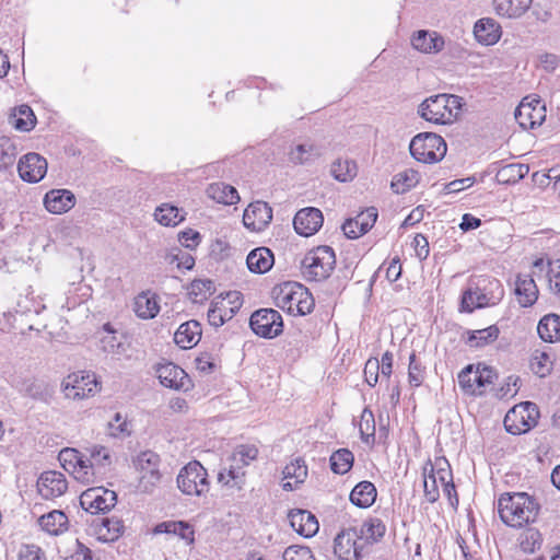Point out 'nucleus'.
Listing matches in <instances>:
<instances>
[{"mask_svg": "<svg viewBox=\"0 0 560 560\" xmlns=\"http://www.w3.org/2000/svg\"><path fill=\"white\" fill-rule=\"evenodd\" d=\"M540 506L535 498L526 492H505L498 500V513L501 521L515 528L534 523Z\"/></svg>", "mask_w": 560, "mask_h": 560, "instance_id": "nucleus-1", "label": "nucleus"}, {"mask_svg": "<svg viewBox=\"0 0 560 560\" xmlns=\"http://www.w3.org/2000/svg\"><path fill=\"white\" fill-rule=\"evenodd\" d=\"M465 101L455 94H436L425 98L418 108V114L427 121L438 125H451L456 121Z\"/></svg>", "mask_w": 560, "mask_h": 560, "instance_id": "nucleus-2", "label": "nucleus"}, {"mask_svg": "<svg viewBox=\"0 0 560 560\" xmlns=\"http://www.w3.org/2000/svg\"><path fill=\"white\" fill-rule=\"evenodd\" d=\"M504 294L502 284L497 279H478L464 291L460 301V312L471 313L476 308L493 306Z\"/></svg>", "mask_w": 560, "mask_h": 560, "instance_id": "nucleus-3", "label": "nucleus"}, {"mask_svg": "<svg viewBox=\"0 0 560 560\" xmlns=\"http://www.w3.org/2000/svg\"><path fill=\"white\" fill-rule=\"evenodd\" d=\"M276 305L292 315L310 314L315 305L308 290L296 282H285L273 289Z\"/></svg>", "mask_w": 560, "mask_h": 560, "instance_id": "nucleus-4", "label": "nucleus"}, {"mask_svg": "<svg viewBox=\"0 0 560 560\" xmlns=\"http://www.w3.org/2000/svg\"><path fill=\"white\" fill-rule=\"evenodd\" d=\"M336 266V255L331 247L317 246L306 253L301 262L303 277L307 281L328 279Z\"/></svg>", "mask_w": 560, "mask_h": 560, "instance_id": "nucleus-5", "label": "nucleus"}, {"mask_svg": "<svg viewBox=\"0 0 560 560\" xmlns=\"http://www.w3.org/2000/svg\"><path fill=\"white\" fill-rule=\"evenodd\" d=\"M177 488L185 495L206 497L210 490L207 469L198 462L192 460L178 472Z\"/></svg>", "mask_w": 560, "mask_h": 560, "instance_id": "nucleus-6", "label": "nucleus"}, {"mask_svg": "<svg viewBox=\"0 0 560 560\" xmlns=\"http://www.w3.org/2000/svg\"><path fill=\"white\" fill-rule=\"evenodd\" d=\"M410 154L422 163H436L446 154V142L433 132H423L415 136L409 145Z\"/></svg>", "mask_w": 560, "mask_h": 560, "instance_id": "nucleus-7", "label": "nucleus"}, {"mask_svg": "<svg viewBox=\"0 0 560 560\" xmlns=\"http://www.w3.org/2000/svg\"><path fill=\"white\" fill-rule=\"evenodd\" d=\"M497 378L495 371L486 364H469L458 373L459 387L469 395H481L483 388Z\"/></svg>", "mask_w": 560, "mask_h": 560, "instance_id": "nucleus-8", "label": "nucleus"}, {"mask_svg": "<svg viewBox=\"0 0 560 560\" xmlns=\"http://www.w3.org/2000/svg\"><path fill=\"white\" fill-rule=\"evenodd\" d=\"M539 418V410L534 402L525 401L512 408L504 418V427L512 434H522L534 428Z\"/></svg>", "mask_w": 560, "mask_h": 560, "instance_id": "nucleus-9", "label": "nucleus"}, {"mask_svg": "<svg viewBox=\"0 0 560 560\" xmlns=\"http://www.w3.org/2000/svg\"><path fill=\"white\" fill-rule=\"evenodd\" d=\"M243 304V299L240 292H228L224 296L215 298L208 311V322L211 326L218 328L224 325L228 320L238 312Z\"/></svg>", "mask_w": 560, "mask_h": 560, "instance_id": "nucleus-10", "label": "nucleus"}, {"mask_svg": "<svg viewBox=\"0 0 560 560\" xmlns=\"http://www.w3.org/2000/svg\"><path fill=\"white\" fill-rule=\"evenodd\" d=\"M62 390L67 398L81 400L94 396L98 392V382L94 373H72L63 380Z\"/></svg>", "mask_w": 560, "mask_h": 560, "instance_id": "nucleus-11", "label": "nucleus"}, {"mask_svg": "<svg viewBox=\"0 0 560 560\" xmlns=\"http://www.w3.org/2000/svg\"><path fill=\"white\" fill-rule=\"evenodd\" d=\"M249 326L257 336L272 339L282 332L283 320L278 311L260 308L252 314Z\"/></svg>", "mask_w": 560, "mask_h": 560, "instance_id": "nucleus-12", "label": "nucleus"}, {"mask_svg": "<svg viewBox=\"0 0 560 560\" xmlns=\"http://www.w3.org/2000/svg\"><path fill=\"white\" fill-rule=\"evenodd\" d=\"M116 503V492L103 487L88 489L80 497L81 506L92 514L108 512Z\"/></svg>", "mask_w": 560, "mask_h": 560, "instance_id": "nucleus-13", "label": "nucleus"}, {"mask_svg": "<svg viewBox=\"0 0 560 560\" xmlns=\"http://www.w3.org/2000/svg\"><path fill=\"white\" fill-rule=\"evenodd\" d=\"M358 528L350 527L341 530L335 538L334 552L339 560H360L363 545L359 544Z\"/></svg>", "mask_w": 560, "mask_h": 560, "instance_id": "nucleus-14", "label": "nucleus"}, {"mask_svg": "<svg viewBox=\"0 0 560 560\" xmlns=\"http://www.w3.org/2000/svg\"><path fill=\"white\" fill-rule=\"evenodd\" d=\"M59 462L61 466L70 472L78 481L82 483H91L92 482V472H90V467L84 463V455L74 448H63L59 453Z\"/></svg>", "mask_w": 560, "mask_h": 560, "instance_id": "nucleus-15", "label": "nucleus"}, {"mask_svg": "<svg viewBox=\"0 0 560 560\" xmlns=\"http://www.w3.org/2000/svg\"><path fill=\"white\" fill-rule=\"evenodd\" d=\"M545 110L539 100L527 102L525 97L515 109V119L523 129H533L544 122Z\"/></svg>", "mask_w": 560, "mask_h": 560, "instance_id": "nucleus-16", "label": "nucleus"}, {"mask_svg": "<svg viewBox=\"0 0 560 560\" xmlns=\"http://www.w3.org/2000/svg\"><path fill=\"white\" fill-rule=\"evenodd\" d=\"M68 489V481L60 471H44L37 480V490L39 495L46 500H52L61 497Z\"/></svg>", "mask_w": 560, "mask_h": 560, "instance_id": "nucleus-17", "label": "nucleus"}, {"mask_svg": "<svg viewBox=\"0 0 560 560\" xmlns=\"http://www.w3.org/2000/svg\"><path fill=\"white\" fill-rule=\"evenodd\" d=\"M21 178L28 183H38L47 173V161L38 153H27L19 162Z\"/></svg>", "mask_w": 560, "mask_h": 560, "instance_id": "nucleus-18", "label": "nucleus"}, {"mask_svg": "<svg viewBox=\"0 0 560 560\" xmlns=\"http://www.w3.org/2000/svg\"><path fill=\"white\" fill-rule=\"evenodd\" d=\"M323 222L322 211L313 207L299 210L293 219L294 230L302 236L314 235L322 228Z\"/></svg>", "mask_w": 560, "mask_h": 560, "instance_id": "nucleus-19", "label": "nucleus"}, {"mask_svg": "<svg viewBox=\"0 0 560 560\" xmlns=\"http://www.w3.org/2000/svg\"><path fill=\"white\" fill-rule=\"evenodd\" d=\"M156 375L160 383L172 389L188 390L190 386V380L187 373L178 365L167 362L161 364L156 369Z\"/></svg>", "mask_w": 560, "mask_h": 560, "instance_id": "nucleus-20", "label": "nucleus"}, {"mask_svg": "<svg viewBox=\"0 0 560 560\" xmlns=\"http://www.w3.org/2000/svg\"><path fill=\"white\" fill-rule=\"evenodd\" d=\"M272 220V209L265 201L252 202L244 211V225L252 231L264 230Z\"/></svg>", "mask_w": 560, "mask_h": 560, "instance_id": "nucleus-21", "label": "nucleus"}, {"mask_svg": "<svg viewBox=\"0 0 560 560\" xmlns=\"http://www.w3.org/2000/svg\"><path fill=\"white\" fill-rule=\"evenodd\" d=\"M291 527L301 536L313 537L319 529V524L314 514L306 510H293L289 513Z\"/></svg>", "mask_w": 560, "mask_h": 560, "instance_id": "nucleus-22", "label": "nucleus"}, {"mask_svg": "<svg viewBox=\"0 0 560 560\" xmlns=\"http://www.w3.org/2000/svg\"><path fill=\"white\" fill-rule=\"evenodd\" d=\"M89 457L84 456V464L90 467L92 472V482L97 476H104L112 466V455L109 451L101 445H94L89 448Z\"/></svg>", "mask_w": 560, "mask_h": 560, "instance_id": "nucleus-23", "label": "nucleus"}, {"mask_svg": "<svg viewBox=\"0 0 560 560\" xmlns=\"http://www.w3.org/2000/svg\"><path fill=\"white\" fill-rule=\"evenodd\" d=\"M44 205L49 212L61 214L74 207L75 197L68 189H52L45 195Z\"/></svg>", "mask_w": 560, "mask_h": 560, "instance_id": "nucleus-24", "label": "nucleus"}, {"mask_svg": "<svg viewBox=\"0 0 560 560\" xmlns=\"http://www.w3.org/2000/svg\"><path fill=\"white\" fill-rule=\"evenodd\" d=\"M95 534L104 542L116 541L125 530L124 522L117 516L102 517L94 521Z\"/></svg>", "mask_w": 560, "mask_h": 560, "instance_id": "nucleus-25", "label": "nucleus"}, {"mask_svg": "<svg viewBox=\"0 0 560 560\" xmlns=\"http://www.w3.org/2000/svg\"><path fill=\"white\" fill-rule=\"evenodd\" d=\"M534 275H520L515 281V294L517 301L523 307L532 306L538 298V289L534 280Z\"/></svg>", "mask_w": 560, "mask_h": 560, "instance_id": "nucleus-26", "label": "nucleus"}, {"mask_svg": "<svg viewBox=\"0 0 560 560\" xmlns=\"http://www.w3.org/2000/svg\"><path fill=\"white\" fill-rule=\"evenodd\" d=\"M201 338V326L197 320L183 323L174 334V341L182 349L195 347Z\"/></svg>", "mask_w": 560, "mask_h": 560, "instance_id": "nucleus-27", "label": "nucleus"}, {"mask_svg": "<svg viewBox=\"0 0 560 560\" xmlns=\"http://www.w3.org/2000/svg\"><path fill=\"white\" fill-rule=\"evenodd\" d=\"M412 46L424 54H438L444 47V39L436 32L418 31L412 39Z\"/></svg>", "mask_w": 560, "mask_h": 560, "instance_id": "nucleus-28", "label": "nucleus"}, {"mask_svg": "<svg viewBox=\"0 0 560 560\" xmlns=\"http://www.w3.org/2000/svg\"><path fill=\"white\" fill-rule=\"evenodd\" d=\"M133 311L141 319H152L160 312L159 296L150 291L141 292L135 298Z\"/></svg>", "mask_w": 560, "mask_h": 560, "instance_id": "nucleus-29", "label": "nucleus"}, {"mask_svg": "<svg viewBox=\"0 0 560 560\" xmlns=\"http://www.w3.org/2000/svg\"><path fill=\"white\" fill-rule=\"evenodd\" d=\"M275 259L272 252L267 247H258L253 249L246 258L249 271L254 273H265L271 269Z\"/></svg>", "mask_w": 560, "mask_h": 560, "instance_id": "nucleus-30", "label": "nucleus"}, {"mask_svg": "<svg viewBox=\"0 0 560 560\" xmlns=\"http://www.w3.org/2000/svg\"><path fill=\"white\" fill-rule=\"evenodd\" d=\"M322 148L311 141L296 144L289 152V160L296 165L314 162L322 156Z\"/></svg>", "mask_w": 560, "mask_h": 560, "instance_id": "nucleus-31", "label": "nucleus"}, {"mask_svg": "<svg viewBox=\"0 0 560 560\" xmlns=\"http://www.w3.org/2000/svg\"><path fill=\"white\" fill-rule=\"evenodd\" d=\"M477 40L485 45H493L501 37V27L492 19H480L474 27Z\"/></svg>", "mask_w": 560, "mask_h": 560, "instance_id": "nucleus-32", "label": "nucleus"}, {"mask_svg": "<svg viewBox=\"0 0 560 560\" xmlns=\"http://www.w3.org/2000/svg\"><path fill=\"white\" fill-rule=\"evenodd\" d=\"M284 479H293L294 481H287L282 485L283 490L292 491L303 483L307 477V466L305 462L298 458L288 464L283 469Z\"/></svg>", "mask_w": 560, "mask_h": 560, "instance_id": "nucleus-33", "label": "nucleus"}, {"mask_svg": "<svg viewBox=\"0 0 560 560\" xmlns=\"http://www.w3.org/2000/svg\"><path fill=\"white\" fill-rule=\"evenodd\" d=\"M533 0H493L495 12L504 18L515 19L523 15Z\"/></svg>", "mask_w": 560, "mask_h": 560, "instance_id": "nucleus-34", "label": "nucleus"}, {"mask_svg": "<svg viewBox=\"0 0 560 560\" xmlns=\"http://www.w3.org/2000/svg\"><path fill=\"white\" fill-rule=\"evenodd\" d=\"M376 488L370 481L359 482L350 493V501L358 508H370L376 499Z\"/></svg>", "mask_w": 560, "mask_h": 560, "instance_id": "nucleus-35", "label": "nucleus"}, {"mask_svg": "<svg viewBox=\"0 0 560 560\" xmlns=\"http://www.w3.org/2000/svg\"><path fill=\"white\" fill-rule=\"evenodd\" d=\"M207 195L209 198L223 205H234L240 200L237 190L233 186L222 182L209 185Z\"/></svg>", "mask_w": 560, "mask_h": 560, "instance_id": "nucleus-36", "label": "nucleus"}, {"mask_svg": "<svg viewBox=\"0 0 560 560\" xmlns=\"http://www.w3.org/2000/svg\"><path fill=\"white\" fill-rule=\"evenodd\" d=\"M245 470H240L238 466H233L229 463V466L223 467L219 471L218 482L229 489L241 491L245 486Z\"/></svg>", "mask_w": 560, "mask_h": 560, "instance_id": "nucleus-37", "label": "nucleus"}, {"mask_svg": "<svg viewBox=\"0 0 560 560\" xmlns=\"http://www.w3.org/2000/svg\"><path fill=\"white\" fill-rule=\"evenodd\" d=\"M40 527L50 535H59L68 528V517L60 510H54L39 518Z\"/></svg>", "mask_w": 560, "mask_h": 560, "instance_id": "nucleus-38", "label": "nucleus"}, {"mask_svg": "<svg viewBox=\"0 0 560 560\" xmlns=\"http://www.w3.org/2000/svg\"><path fill=\"white\" fill-rule=\"evenodd\" d=\"M533 275L538 279L545 275L548 278L550 290L560 294V266L553 268L551 262H545L544 259L539 258L533 264Z\"/></svg>", "mask_w": 560, "mask_h": 560, "instance_id": "nucleus-39", "label": "nucleus"}, {"mask_svg": "<svg viewBox=\"0 0 560 560\" xmlns=\"http://www.w3.org/2000/svg\"><path fill=\"white\" fill-rule=\"evenodd\" d=\"M155 533L173 534L185 540L187 545H191L195 540V530L192 526L183 521L164 522L155 527Z\"/></svg>", "mask_w": 560, "mask_h": 560, "instance_id": "nucleus-40", "label": "nucleus"}, {"mask_svg": "<svg viewBox=\"0 0 560 560\" xmlns=\"http://www.w3.org/2000/svg\"><path fill=\"white\" fill-rule=\"evenodd\" d=\"M539 337L547 342H553L560 339V316L549 314L544 316L537 326Z\"/></svg>", "mask_w": 560, "mask_h": 560, "instance_id": "nucleus-41", "label": "nucleus"}, {"mask_svg": "<svg viewBox=\"0 0 560 560\" xmlns=\"http://www.w3.org/2000/svg\"><path fill=\"white\" fill-rule=\"evenodd\" d=\"M420 180V174L408 168L402 172L397 173L390 183V187L395 194H405L413 188Z\"/></svg>", "mask_w": 560, "mask_h": 560, "instance_id": "nucleus-42", "label": "nucleus"}, {"mask_svg": "<svg viewBox=\"0 0 560 560\" xmlns=\"http://www.w3.org/2000/svg\"><path fill=\"white\" fill-rule=\"evenodd\" d=\"M529 172L526 164L512 163L501 167L497 173V179L502 184L517 183L523 179Z\"/></svg>", "mask_w": 560, "mask_h": 560, "instance_id": "nucleus-43", "label": "nucleus"}, {"mask_svg": "<svg viewBox=\"0 0 560 560\" xmlns=\"http://www.w3.org/2000/svg\"><path fill=\"white\" fill-rule=\"evenodd\" d=\"M386 532V526L380 518H370L365 521L360 529H358L359 538L365 539L368 542H375L380 540Z\"/></svg>", "mask_w": 560, "mask_h": 560, "instance_id": "nucleus-44", "label": "nucleus"}, {"mask_svg": "<svg viewBox=\"0 0 560 560\" xmlns=\"http://www.w3.org/2000/svg\"><path fill=\"white\" fill-rule=\"evenodd\" d=\"M154 218L164 226H175L185 219L177 207L168 203H163L158 207L154 212Z\"/></svg>", "mask_w": 560, "mask_h": 560, "instance_id": "nucleus-45", "label": "nucleus"}, {"mask_svg": "<svg viewBox=\"0 0 560 560\" xmlns=\"http://www.w3.org/2000/svg\"><path fill=\"white\" fill-rule=\"evenodd\" d=\"M468 334L467 343L472 348H481L494 342L499 337L500 330L495 325H491L487 328L474 330Z\"/></svg>", "mask_w": 560, "mask_h": 560, "instance_id": "nucleus-46", "label": "nucleus"}, {"mask_svg": "<svg viewBox=\"0 0 560 560\" xmlns=\"http://www.w3.org/2000/svg\"><path fill=\"white\" fill-rule=\"evenodd\" d=\"M353 462L354 456L348 448H340L334 452L329 459L331 470L338 475L348 472L351 469Z\"/></svg>", "mask_w": 560, "mask_h": 560, "instance_id": "nucleus-47", "label": "nucleus"}, {"mask_svg": "<svg viewBox=\"0 0 560 560\" xmlns=\"http://www.w3.org/2000/svg\"><path fill=\"white\" fill-rule=\"evenodd\" d=\"M330 173L336 180L347 183L355 177L357 164L351 160L338 159L331 164Z\"/></svg>", "mask_w": 560, "mask_h": 560, "instance_id": "nucleus-48", "label": "nucleus"}, {"mask_svg": "<svg viewBox=\"0 0 560 560\" xmlns=\"http://www.w3.org/2000/svg\"><path fill=\"white\" fill-rule=\"evenodd\" d=\"M258 450L254 445H241L229 458V463L233 466H238L240 470H245V467L256 459Z\"/></svg>", "mask_w": 560, "mask_h": 560, "instance_id": "nucleus-49", "label": "nucleus"}, {"mask_svg": "<svg viewBox=\"0 0 560 560\" xmlns=\"http://www.w3.org/2000/svg\"><path fill=\"white\" fill-rule=\"evenodd\" d=\"M214 292V284L209 279H196L188 289V294L194 303L207 300Z\"/></svg>", "mask_w": 560, "mask_h": 560, "instance_id": "nucleus-50", "label": "nucleus"}, {"mask_svg": "<svg viewBox=\"0 0 560 560\" xmlns=\"http://www.w3.org/2000/svg\"><path fill=\"white\" fill-rule=\"evenodd\" d=\"M530 370L539 377L548 375L552 369L550 355L544 351L536 350L530 358Z\"/></svg>", "mask_w": 560, "mask_h": 560, "instance_id": "nucleus-51", "label": "nucleus"}, {"mask_svg": "<svg viewBox=\"0 0 560 560\" xmlns=\"http://www.w3.org/2000/svg\"><path fill=\"white\" fill-rule=\"evenodd\" d=\"M423 488H424V497L428 502L434 503L438 501L440 497L436 475L434 471V467L430 465V470L428 472V468H424L423 471Z\"/></svg>", "mask_w": 560, "mask_h": 560, "instance_id": "nucleus-52", "label": "nucleus"}, {"mask_svg": "<svg viewBox=\"0 0 560 560\" xmlns=\"http://www.w3.org/2000/svg\"><path fill=\"white\" fill-rule=\"evenodd\" d=\"M359 431L363 442L370 443L371 440H374L375 420L373 412L369 408H364L361 413Z\"/></svg>", "mask_w": 560, "mask_h": 560, "instance_id": "nucleus-53", "label": "nucleus"}, {"mask_svg": "<svg viewBox=\"0 0 560 560\" xmlns=\"http://www.w3.org/2000/svg\"><path fill=\"white\" fill-rule=\"evenodd\" d=\"M542 544L541 534L534 528H529L521 535L520 546L524 552L533 553L540 548Z\"/></svg>", "mask_w": 560, "mask_h": 560, "instance_id": "nucleus-54", "label": "nucleus"}, {"mask_svg": "<svg viewBox=\"0 0 560 560\" xmlns=\"http://www.w3.org/2000/svg\"><path fill=\"white\" fill-rule=\"evenodd\" d=\"M159 464L160 457L152 451L141 452L135 459V466L141 475L159 468Z\"/></svg>", "mask_w": 560, "mask_h": 560, "instance_id": "nucleus-55", "label": "nucleus"}, {"mask_svg": "<svg viewBox=\"0 0 560 560\" xmlns=\"http://www.w3.org/2000/svg\"><path fill=\"white\" fill-rule=\"evenodd\" d=\"M19 117L14 118L13 125L18 130L30 131L35 127L36 117L32 108L27 105L19 107Z\"/></svg>", "mask_w": 560, "mask_h": 560, "instance_id": "nucleus-56", "label": "nucleus"}, {"mask_svg": "<svg viewBox=\"0 0 560 560\" xmlns=\"http://www.w3.org/2000/svg\"><path fill=\"white\" fill-rule=\"evenodd\" d=\"M129 433V423L126 418H124L119 412L115 413L113 420L108 422V434L110 436L118 438L128 435Z\"/></svg>", "mask_w": 560, "mask_h": 560, "instance_id": "nucleus-57", "label": "nucleus"}, {"mask_svg": "<svg viewBox=\"0 0 560 560\" xmlns=\"http://www.w3.org/2000/svg\"><path fill=\"white\" fill-rule=\"evenodd\" d=\"M364 377L365 382L371 386L374 387L380 377V360L377 358H370L364 365Z\"/></svg>", "mask_w": 560, "mask_h": 560, "instance_id": "nucleus-58", "label": "nucleus"}, {"mask_svg": "<svg viewBox=\"0 0 560 560\" xmlns=\"http://www.w3.org/2000/svg\"><path fill=\"white\" fill-rule=\"evenodd\" d=\"M408 377L410 385L416 387L420 386L423 382V371L415 353H411L409 357Z\"/></svg>", "mask_w": 560, "mask_h": 560, "instance_id": "nucleus-59", "label": "nucleus"}, {"mask_svg": "<svg viewBox=\"0 0 560 560\" xmlns=\"http://www.w3.org/2000/svg\"><path fill=\"white\" fill-rule=\"evenodd\" d=\"M355 218L360 223L361 231L368 233L376 222L377 210L374 207L368 208L365 211L359 213Z\"/></svg>", "mask_w": 560, "mask_h": 560, "instance_id": "nucleus-60", "label": "nucleus"}, {"mask_svg": "<svg viewBox=\"0 0 560 560\" xmlns=\"http://www.w3.org/2000/svg\"><path fill=\"white\" fill-rule=\"evenodd\" d=\"M178 240L188 249H195L201 240V235L199 232L194 231L191 229L183 231L178 234Z\"/></svg>", "mask_w": 560, "mask_h": 560, "instance_id": "nucleus-61", "label": "nucleus"}, {"mask_svg": "<svg viewBox=\"0 0 560 560\" xmlns=\"http://www.w3.org/2000/svg\"><path fill=\"white\" fill-rule=\"evenodd\" d=\"M19 560H45V555L36 545H24L19 552Z\"/></svg>", "mask_w": 560, "mask_h": 560, "instance_id": "nucleus-62", "label": "nucleus"}, {"mask_svg": "<svg viewBox=\"0 0 560 560\" xmlns=\"http://www.w3.org/2000/svg\"><path fill=\"white\" fill-rule=\"evenodd\" d=\"M475 180L476 179L474 176H469V177H465V178H460V179H454V180L445 184L444 191L446 194L459 192V191L472 186Z\"/></svg>", "mask_w": 560, "mask_h": 560, "instance_id": "nucleus-63", "label": "nucleus"}, {"mask_svg": "<svg viewBox=\"0 0 560 560\" xmlns=\"http://www.w3.org/2000/svg\"><path fill=\"white\" fill-rule=\"evenodd\" d=\"M102 350L109 354H119L121 343L117 340L116 336L109 332L101 339Z\"/></svg>", "mask_w": 560, "mask_h": 560, "instance_id": "nucleus-64", "label": "nucleus"}]
</instances>
